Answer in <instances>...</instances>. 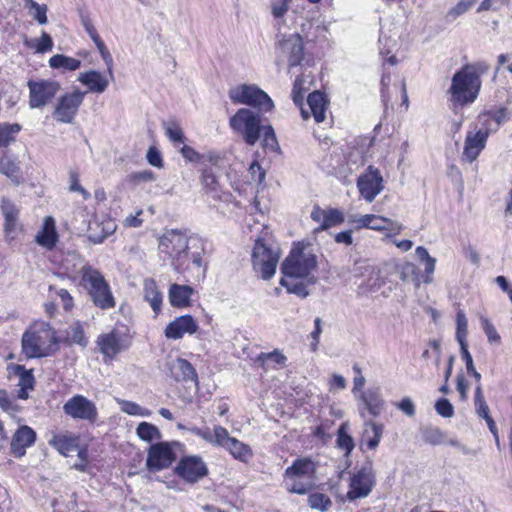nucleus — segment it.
I'll return each instance as SVG.
<instances>
[{"label": "nucleus", "mask_w": 512, "mask_h": 512, "mask_svg": "<svg viewBox=\"0 0 512 512\" xmlns=\"http://www.w3.org/2000/svg\"><path fill=\"white\" fill-rule=\"evenodd\" d=\"M357 188L360 195L369 203L374 201L383 190V177L378 169L369 166L365 173L359 176Z\"/></svg>", "instance_id": "dca6fc26"}, {"label": "nucleus", "mask_w": 512, "mask_h": 512, "mask_svg": "<svg viewBox=\"0 0 512 512\" xmlns=\"http://www.w3.org/2000/svg\"><path fill=\"white\" fill-rule=\"evenodd\" d=\"M364 426L365 430L363 432V438L366 441L367 447L374 450L380 443L384 430L383 425L373 421H365Z\"/></svg>", "instance_id": "c9c22d12"}, {"label": "nucleus", "mask_w": 512, "mask_h": 512, "mask_svg": "<svg viewBox=\"0 0 512 512\" xmlns=\"http://www.w3.org/2000/svg\"><path fill=\"white\" fill-rule=\"evenodd\" d=\"M489 66L485 62L464 65L452 77L448 90L450 102L454 109L473 103L481 89V76L486 74Z\"/></svg>", "instance_id": "f03ea898"}, {"label": "nucleus", "mask_w": 512, "mask_h": 512, "mask_svg": "<svg viewBox=\"0 0 512 512\" xmlns=\"http://www.w3.org/2000/svg\"><path fill=\"white\" fill-rule=\"evenodd\" d=\"M218 429H224V428L222 426H215L213 431H210L208 428L201 429L198 427H192L190 429V431L194 435L201 437L206 442L213 444V445L220 446L221 443L218 441V438H217V430Z\"/></svg>", "instance_id": "49530a36"}, {"label": "nucleus", "mask_w": 512, "mask_h": 512, "mask_svg": "<svg viewBox=\"0 0 512 512\" xmlns=\"http://www.w3.org/2000/svg\"><path fill=\"white\" fill-rule=\"evenodd\" d=\"M287 490L290 493L304 495L313 487V481L301 478L286 479Z\"/></svg>", "instance_id": "a19ab883"}, {"label": "nucleus", "mask_w": 512, "mask_h": 512, "mask_svg": "<svg viewBox=\"0 0 512 512\" xmlns=\"http://www.w3.org/2000/svg\"><path fill=\"white\" fill-rule=\"evenodd\" d=\"M376 484V473L373 461L367 459L361 466H356L350 477L347 499L355 501L366 498L372 492Z\"/></svg>", "instance_id": "39448f33"}, {"label": "nucleus", "mask_w": 512, "mask_h": 512, "mask_svg": "<svg viewBox=\"0 0 512 512\" xmlns=\"http://www.w3.org/2000/svg\"><path fill=\"white\" fill-rule=\"evenodd\" d=\"M291 0H270V10L273 17L279 23L288 12Z\"/></svg>", "instance_id": "de8ad7c7"}, {"label": "nucleus", "mask_w": 512, "mask_h": 512, "mask_svg": "<svg viewBox=\"0 0 512 512\" xmlns=\"http://www.w3.org/2000/svg\"><path fill=\"white\" fill-rule=\"evenodd\" d=\"M77 80L85 85L89 92L101 94L107 89L112 79L102 75L99 71L89 70L80 73Z\"/></svg>", "instance_id": "393cba45"}, {"label": "nucleus", "mask_w": 512, "mask_h": 512, "mask_svg": "<svg viewBox=\"0 0 512 512\" xmlns=\"http://www.w3.org/2000/svg\"><path fill=\"white\" fill-rule=\"evenodd\" d=\"M193 289L188 285L172 284L169 288V301L173 307H187Z\"/></svg>", "instance_id": "7c9ffc66"}, {"label": "nucleus", "mask_w": 512, "mask_h": 512, "mask_svg": "<svg viewBox=\"0 0 512 512\" xmlns=\"http://www.w3.org/2000/svg\"><path fill=\"white\" fill-rule=\"evenodd\" d=\"M359 399L368 412L374 417L379 416L384 409L385 402L378 389L362 391L359 395Z\"/></svg>", "instance_id": "cd10ccee"}, {"label": "nucleus", "mask_w": 512, "mask_h": 512, "mask_svg": "<svg viewBox=\"0 0 512 512\" xmlns=\"http://www.w3.org/2000/svg\"><path fill=\"white\" fill-rule=\"evenodd\" d=\"M315 472L314 463L309 459H298L292 466L285 470L286 479L301 478L312 480V476Z\"/></svg>", "instance_id": "c85d7f7f"}, {"label": "nucleus", "mask_w": 512, "mask_h": 512, "mask_svg": "<svg viewBox=\"0 0 512 512\" xmlns=\"http://www.w3.org/2000/svg\"><path fill=\"white\" fill-rule=\"evenodd\" d=\"M25 45L36 53H46L52 50L53 40L49 34L42 32L40 38L26 39Z\"/></svg>", "instance_id": "58836bf2"}, {"label": "nucleus", "mask_w": 512, "mask_h": 512, "mask_svg": "<svg viewBox=\"0 0 512 512\" xmlns=\"http://www.w3.org/2000/svg\"><path fill=\"white\" fill-rule=\"evenodd\" d=\"M230 127L239 133L244 141L253 146L259 140L261 135V117L248 108L239 109L234 116L230 118Z\"/></svg>", "instance_id": "0eeeda50"}, {"label": "nucleus", "mask_w": 512, "mask_h": 512, "mask_svg": "<svg viewBox=\"0 0 512 512\" xmlns=\"http://www.w3.org/2000/svg\"><path fill=\"white\" fill-rule=\"evenodd\" d=\"M305 79L302 76L296 78L293 89H292V98L295 104L301 106L304 99V92L306 88L304 87Z\"/></svg>", "instance_id": "5fc2aeb1"}, {"label": "nucleus", "mask_w": 512, "mask_h": 512, "mask_svg": "<svg viewBox=\"0 0 512 512\" xmlns=\"http://www.w3.org/2000/svg\"><path fill=\"white\" fill-rule=\"evenodd\" d=\"M51 444L60 454L66 457L71 456L75 452L78 454V451L84 450V448L79 447L78 439L76 437H54V439L51 441Z\"/></svg>", "instance_id": "f704fd0d"}, {"label": "nucleus", "mask_w": 512, "mask_h": 512, "mask_svg": "<svg viewBox=\"0 0 512 512\" xmlns=\"http://www.w3.org/2000/svg\"><path fill=\"white\" fill-rule=\"evenodd\" d=\"M477 0H461L455 7H453L449 15L456 17L465 13Z\"/></svg>", "instance_id": "774afa93"}, {"label": "nucleus", "mask_w": 512, "mask_h": 512, "mask_svg": "<svg viewBox=\"0 0 512 512\" xmlns=\"http://www.w3.org/2000/svg\"><path fill=\"white\" fill-rule=\"evenodd\" d=\"M506 5L505 0H483L478 7V12L488 10H500Z\"/></svg>", "instance_id": "338daca9"}, {"label": "nucleus", "mask_w": 512, "mask_h": 512, "mask_svg": "<svg viewBox=\"0 0 512 512\" xmlns=\"http://www.w3.org/2000/svg\"><path fill=\"white\" fill-rule=\"evenodd\" d=\"M56 343L55 332L45 322L36 323L22 337V349L29 358L49 355Z\"/></svg>", "instance_id": "7ed1b4c3"}, {"label": "nucleus", "mask_w": 512, "mask_h": 512, "mask_svg": "<svg viewBox=\"0 0 512 512\" xmlns=\"http://www.w3.org/2000/svg\"><path fill=\"white\" fill-rule=\"evenodd\" d=\"M256 362L259 363L264 370L279 369L285 366L286 357L278 350H275L270 353L259 354L256 358Z\"/></svg>", "instance_id": "e433bc0d"}, {"label": "nucleus", "mask_w": 512, "mask_h": 512, "mask_svg": "<svg viewBox=\"0 0 512 512\" xmlns=\"http://www.w3.org/2000/svg\"><path fill=\"white\" fill-rule=\"evenodd\" d=\"M91 40L96 45V47L101 55V58L103 59V61L105 62L106 66H107L108 75L110 76L111 79H114V74H113L114 62H113V57H112L111 53L107 49L106 45L104 44V42L102 41L100 36H97L96 38H93Z\"/></svg>", "instance_id": "79ce46f5"}, {"label": "nucleus", "mask_w": 512, "mask_h": 512, "mask_svg": "<svg viewBox=\"0 0 512 512\" xmlns=\"http://www.w3.org/2000/svg\"><path fill=\"white\" fill-rule=\"evenodd\" d=\"M337 443L346 453H350L354 448L352 437L345 432V425L339 428Z\"/></svg>", "instance_id": "6e6d98bb"}, {"label": "nucleus", "mask_w": 512, "mask_h": 512, "mask_svg": "<svg viewBox=\"0 0 512 512\" xmlns=\"http://www.w3.org/2000/svg\"><path fill=\"white\" fill-rule=\"evenodd\" d=\"M280 258L277 247L267 245L262 239H257L252 252V264L262 279L268 280L274 276Z\"/></svg>", "instance_id": "6e6552de"}, {"label": "nucleus", "mask_w": 512, "mask_h": 512, "mask_svg": "<svg viewBox=\"0 0 512 512\" xmlns=\"http://www.w3.org/2000/svg\"><path fill=\"white\" fill-rule=\"evenodd\" d=\"M417 267L411 262H405L400 268V279L404 282L417 279Z\"/></svg>", "instance_id": "4d7b16f0"}, {"label": "nucleus", "mask_w": 512, "mask_h": 512, "mask_svg": "<svg viewBox=\"0 0 512 512\" xmlns=\"http://www.w3.org/2000/svg\"><path fill=\"white\" fill-rule=\"evenodd\" d=\"M121 411L134 416L148 417L151 415V411L141 407L135 402L122 400L119 402Z\"/></svg>", "instance_id": "a18cd8bd"}, {"label": "nucleus", "mask_w": 512, "mask_h": 512, "mask_svg": "<svg viewBox=\"0 0 512 512\" xmlns=\"http://www.w3.org/2000/svg\"><path fill=\"white\" fill-rule=\"evenodd\" d=\"M422 437L426 443H429L432 445L442 444L444 441V438H445L442 430L437 427L425 428L422 431Z\"/></svg>", "instance_id": "09e8293b"}, {"label": "nucleus", "mask_w": 512, "mask_h": 512, "mask_svg": "<svg viewBox=\"0 0 512 512\" xmlns=\"http://www.w3.org/2000/svg\"><path fill=\"white\" fill-rule=\"evenodd\" d=\"M165 135L174 143H182L185 140L183 131L176 121H168L164 123Z\"/></svg>", "instance_id": "37998d69"}, {"label": "nucleus", "mask_w": 512, "mask_h": 512, "mask_svg": "<svg viewBox=\"0 0 512 512\" xmlns=\"http://www.w3.org/2000/svg\"><path fill=\"white\" fill-rule=\"evenodd\" d=\"M159 249L170 258L179 259L188 250V237L180 230H167L159 239Z\"/></svg>", "instance_id": "2eb2a0df"}, {"label": "nucleus", "mask_w": 512, "mask_h": 512, "mask_svg": "<svg viewBox=\"0 0 512 512\" xmlns=\"http://www.w3.org/2000/svg\"><path fill=\"white\" fill-rule=\"evenodd\" d=\"M177 474L186 482L195 483L208 473L205 462L199 456H187L176 467Z\"/></svg>", "instance_id": "f3484780"}, {"label": "nucleus", "mask_w": 512, "mask_h": 512, "mask_svg": "<svg viewBox=\"0 0 512 512\" xmlns=\"http://www.w3.org/2000/svg\"><path fill=\"white\" fill-rule=\"evenodd\" d=\"M217 438L221 447L226 448L231 455L241 461H246L251 455L250 447L234 437H230L227 429H218Z\"/></svg>", "instance_id": "4be33fe9"}, {"label": "nucleus", "mask_w": 512, "mask_h": 512, "mask_svg": "<svg viewBox=\"0 0 512 512\" xmlns=\"http://www.w3.org/2000/svg\"><path fill=\"white\" fill-rule=\"evenodd\" d=\"M0 173L11 179V181L18 185L22 181V172L19 162L9 156H3L0 159Z\"/></svg>", "instance_id": "72a5a7b5"}, {"label": "nucleus", "mask_w": 512, "mask_h": 512, "mask_svg": "<svg viewBox=\"0 0 512 512\" xmlns=\"http://www.w3.org/2000/svg\"><path fill=\"white\" fill-rule=\"evenodd\" d=\"M436 412L445 418H451L454 415V407L448 399L442 398L435 404Z\"/></svg>", "instance_id": "bf43d9fd"}, {"label": "nucleus", "mask_w": 512, "mask_h": 512, "mask_svg": "<svg viewBox=\"0 0 512 512\" xmlns=\"http://www.w3.org/2000/svg\"><path fill=\"white\" fill-rule=\"evenodd\" d=\"M198 329L196 321L190 315L177 317L165 328V336L168 339L177 340L185 334H194Z\"/></svg>", "instance_id": "5701e85b"}, {"label": "nucleus", "mask_w": 512, "mask_h": 512, "mask_svg": "<svg viewBox=\"0 0 512 512\" xmlns=\"http://www.w3.org/2000/svg\"><path fill=\"white\" fill-rule=\"evenodd\" d=\"M486 115L493 119L497 126H500L509 119V113L506 108H500L496 111H489L486 113Z\"/></svg>", "instance_id": "69168bd1"}, {"label": "nucleus", "mask_w": 512, "mask_h": 512, "mask_svg": "<svg viewBox=\"0 0 512 512\" xmlns=\"http://www.w3.org/2000/svg\"><path fill=\"white\" fill-rule=\"evenodd\" d=\"M144 299L150 304L151 308L158 314L161 311L163 296L159 291L156 281L152 278L144 280Z\"/></svg>", "instance_id": "473e14b6"}, {"label": "nucleus", "mask_w": 512, "mask_h": 512, "mask_svg": "<svg viewBox=\"0 0 512 512\" xmlns=\"http://www.w3.org/2000/svg\"><path fill=\"white\" fill-rule=\"evenodd\" d=\"M38 245L48 250L55 247L58 241L55 220L52 216H46L39 232L35 236Z\"/></svg>", "instance_id": "a878e982"}, {"label": "nucleus", "mask_w": 512, "mask_h": 512, "mask_svg": "<svg viewBox=\"0 0 512 512\" xmlns=\"http://www.w3.org/2000/svg\"><path fill=\"white\" fill-rule=\"evenodd\" d=\"M0 210L4 217V231L6 237L12 240L20 230V209L11 199L2 197L0 200Z\"/></svg>", "instance_id": "aec40b11"}, {"label": "nucleus", "mask_w": 512, "mask_h": 512, "mask_svg": "<svg viewBox=\"0 0 512 512\" xmlns=\"http://www.w3.org/2000/svg\"><path fill=\"white\" fill-rule=\"evenodd\" d=\"M480 323L484 333L487 336L488 342L491 344H500L501 337L494 325L486 317L483 316L480 317Z\"/></svg>", "instance_id": "603ef678"}, {"label": "nucleus", "mask_w": 512, "mask_h": 512, "mask_svg": "<svg viewBox=\"0 0 512 512\" xmlns=\"http://www.w3.org/2000/svg\"><path fill=\"white\" fill-rule=\"evenodd\" d=\"M307 102L309 110L313 115L315 121L317 123L323 122L326 118L325 113L328 106V102L325 99L324 95L319 91H315L309 94Z\"/></svg>", "instance_id": "2f4dec72"}, {"label": "nucleus", "mask_w": 512, "mask_h": 512, "mask_svg": "<svg viewBox=\"0 0 512 512\" xmlns=\"http://www.w3.org/2000/svg\"><path fill=\"white\" fill-rule=\"evenodd\" d=\"M317 267L316 256L304 249H293L289 256L282 263L281 271L283 277L280 284L299 297L308 296L307 286L315 284L317 278L312 272Z\"/></svg>", "instance_id": "f257e3e1"}, {"label": "nucleus", "mask_w": 512, "mask_h": 512, "mask_svg": "<svg viewBox=\"0 0 512 512\" xmlns=\"http://www.w3.org/2000/svg\"><path fill=\"white\" fill-rule=\"evenodd\" d=\"M174 459V453L169 444L161 442L149 448L146 466L151 471H160L170 466Z\"/></svg>", "instance_id": "a211bd4d"}, {"label": "nucleus", "mask_w": 512, "mask_h": 512, "mask_svg": "<svg viewBox=\"0 0 512 512\" xmlns=\"http://www.w3.org/2000/svg\"><path fill=\"white\" fill-rule=\"evenodd\" d=\"M29 106L42 108L49 104L59 93L61 85L54 80H36L28 82Z\"/></svg>", "instance_id": "f8f14e48"}, {"label": "nucleus", "mask_w": 512, "mask_h": 512, "mask_svg": "<svg viewBox=\"0 0 512 512\" xmlns=\"http://www.w3.org/2000/svg\"><path fill=\"white\" fill-rule=\"evenodd\" d=\"M70 186L69 190L72 192H79L82 194L84 199L90 197V193L79 184L78 174L74 171L70 172Z\"/></svg>", "instance_id": "052dcab7"}, {"label": "nucleus", "mask_w": 512, "mask_h": 512, "mask_svg": "<svg viewBox=\"0 0 512 512\" xmlns=\"http://www.w3.org/2000/svg\"><path fill=\"white\" fill-rule=\"evenodd\" d=\"M348 222L354 224L357 229L387 230L394 234L400 233L403 229L401 223L375 214L351 215Z\"/></svg>", "instance_id": "ddd939ff"}, {"label": "nucleus", "mask_w": 512, "mask_h": 512, "mask_svg": "<svg viewBox=\"0 0 512 512\" xmlns=\"http://www.w3.org/2000/svg\"><path fill=\"white\" fill-rule=\"evenodd\" d=\"M9 370L11 375L18 377V398L23 400L28 399L29 391L33 390L34 387V376L32 374V370H26L22 365H12Z\"/></svg>", "instance_id": "bb28decb"}, {"label": "nucleus", "mask_w": 512, "mask_h": 512, "mask_svg": "<svg viewBox=\"0 0 512 512\" xmlns=\"http://www.w3.org/2000/svg\"><path fill=\"white\" fill-rule=\"evenodd\" d=\"M228 94L235 104L255 107L264 112L271 111L274 108V103L269 95L255 84L237 85L232 87Z\"/></svg>", "instance_id": "423d86ee"}, {"label": "nucleus", "mask_w": 512, "mask_h": 512, "mask_svg": "<svg viewBox=\"0 0 512 512\" xmlns=\"http://www.w3.org/2000/svg\"><path fill=\"white\" fill-rule=\"evenodd\" d=\"M116 226L111 220L102 222L93 221L89 225V239L95 244L102 243L109 235L113 234Z\"/></svg>", "instance_id": "c756f323"}, {"label": "nucleus", "mask_w": 512, "mask_h": 512, "mask_svg": "<svg viewBox=\"0 0 512 512\" xmlns=\"http://www.w3.org/2000/svg\"><path fill=\"white\" fill-rule=\"evenodd\" d=\"M49 65L53 69H62L63 71H75L80 68L81 61L79 59L69 57L64 54H56L49 59Z\"/></svg>", "instance_id": "4c0bfd02"}, {"label": "nucleus", "mask_w": 512, "mask_h": 512, "mask_svg": "<svg viewBox=\"0 0 512 512\" xmlns=\"http://www.w3.org/2000/svg\"><path fill=\"white\" fill-rule=\"evenodd\" d=\"M85 95L86 92L81 91L78 88L62 94L54 106V119L63 124L73 123L80 106L83 104Z\"/></svg>", "instance_id": "1a4fd4ad"}, {"label": "nucleus", "mask_w": 512, "mask_h": 512, "mask_svg": "<svg viewBox=\"0 0 512 512\" xmlns=\"http://www.w3.org/2000/svg\"><path fill=\"white\" fill-rule=\"evenodd\" d=\"M97 347L106 359H114L118 354L130 348L132 340L129 334L113 329L97 337Z\"/></svg>", "instance_id": "9d476101"}, {"label": "nucleus", "mask_w": 512, "mask_h": 512, "mask_svg": "<svg viewBox=\"0 0 512 512\" xmlns=\"http://www.w3.org/2000/svg\"><path fill=\"white\" fill-rule=\"evenodd\" d=\"M456 339L459 345L467 344V334H468V321L463 311H459L456 315Z\"/></svg>", "instance_id": "c03bdc74"}, {"label": "nucleus", "mask_w": 512, "mask_h": 512, "mask_svg": "<svg viewBox=\"0 0 512 512\" xmlns=\"http://www.w3.org/2000/svg\"><path fill=\"white\" fill-rule=\"evenodd\" d=\"M36 440L35 431L24 425L17 429L11 441V451L16 457H22L26 448L30 447Z\"/></svg>", "instance_id": "b1692460"}, {"label": "nucleus", "mask_w": 512, "mask_h": 512, "mask_svg": "<svg viewBox=\"0 0 512 512\" xmlns=\"http://www.w3.org/2000/svg\"><path fill=\"white\" fill-rule=\"evenodd\" d=\"M67 340L82 347L87 346L84 330L80 324H75L67 331Z\"/></svg>", "instance_id": "8fccbe9b"}, {"label": "nucleus", "mask_w": 512, "mask_h": 512, "mask_svg": "<svg viewBox=\"0 0 512 512\" xmlns=\"http://www.w3.org/2000/svg\"><path fill=\"white\" fill-rule=\"evenodd\" d=\"M66 415L73 419L95 422L98 417V410L94 402L83 395H74L63 406Z\"/></svg>", "instance_id": "4468645a"}, {"label": "nucleus", "mask_w": 512, "mask_h": 512, "mask_svg": "<svg viewBox=\"0 0 512 512\" xmlns=\"http://www.w3.org/2000/svg\"><path fill=\"white\" fill-rule=\"evenodd\" d=\"M326 222L323 226V230H327L328 228L332 226L339 225L344 222L345 217L342 211L336 209V208H328L326 209Z\"/></svg>", "instance_id": "864d4df0"}, {"label": "nucleus", "mask_w": 512, "mask_h": 512, "mask_svg": "<svg viewBox=\"0 0 512 512\" xmlns=\"http://www.w3.org/2000/svg\"><path fill=\"white\" fill-rule=\"evenodd\" d=\"M276 48L279 58L286 60L290 67L299 65L303 60V40L298 33H279Z\"/></svg>", "instance_id": "9b49d317"}, {"label": "nucleus", "mask_w": 512, "mask_h": 512, "mask_svg": "<svg viewBox=\"0 0 512 512\" xmlns=\"http://www.w3.org/2000/svg\"><path fill=\"white\" fill-rule=\"evenodd\" d=\"M308 503L312 509L320 511H326L331 506L329 497L322 493L311 494L308 498Z\"/></svg>", "instance_id": "3c124183"}, {"label": "nucleus", "mask_w": 512, "mask_h": 512, "mask_svg": "<svg viewBox=\"0 0 512 512\" xmlns=\"http://www.w3.org/2000/svg\"><path fill=\"white\" fill-rule=\"evenodd\" d=\"M202 185L208 191H215L217 186V178L211 170H204L201 178Z\"/></svg>", "instance_id": "e2e57ef3"}, {"label": "nucleus", "mask_w": 512, "mask_h": 512, "mask_svg": "<svg viewBox=\"0 0 512 512\" xmlns=\"http://www.w3.org/2000/svg\"><path fill=\"white\" fill-rule=\"evenodd\" d=\"M82 282L95 306L107 310L116 305L111 289L100 271L91 266L82 269Z\"/></svg>", "instance_id": "20e7f679"}, {"label": "nucleus", "mask_w": 512, "mask_h": 512, "mask_svg": "<svg viewBox=\"0 0 512 512\" xmlns=\"http://www.w3.org/2000/svg\"><path fill=\"white\" fill-rule=\"evenodd\" d=\"M146 157L150 165L157 168L163 167V159L161 153L155 147H150L148 149Z\"/></svg>", "instance_id": "0e129e2a"}, {"label": "nucleus", "mask_w": 512, "mask_h": 512, "mask_svg": "<svg viewBox=\"0 0 512 512\" xmlns=\"http://www.w3.org/2000/svg\"><path fill=\"white\" fill-rule=\"evenodd\" d=\"M181 155L189 162L198 163L201 161L203 156L198 153L193 147L183 145L180 149Z\"/></svg>", "instance_id": "680f3d73"}, {"label": "nucleus", "mask_w": 512, "mask_h": 512, "mask_svg": "<svg viewBox=\"0 0 512 512\" xmlns=\"http://www.w3.org/2000/svg\"><path fill=\"white\" fill-rule=\"evenodd\" d=\"M170 376L176 381H192L198 384V375L192 364L184 358H169L166 363Z\"/></svg>", "instance_id": "412c9836"}, {"label": "nucleus", "mask_w": 512, "mask_h": 512, "mask_svg": "<svg viewBox=\"0 0 512 512\" xmlns=\"http://www.w3.org/2000/svg\"><path fill=\"white\" fill-rule=\"evenodd\" d=\"M137 436L146 442H152L161 438L159 429L148 422H141L136 429Z\"/></svg>", "instance_id": "ea45409f"}, {"label": "nucleus", "mask_w": 512, "mask_h": 512, "mask_svg": "<svg viewBox=\"0 0 512 512\" xmlns=\"http://www.w3.org/2000/svg\"><path fill=\"white\" fill-rule=\"evenodd\" d=\"M488 137V130L479 129L476 132H467L464 141L462 159L469 163L474 162L480 153L484 150Z\"/></svg>", "instance_id": "6ab92c4d"}, {"label": "nucleus", "mask_w": 512, "mask_h": 512, "mask_svg": "<svg viewBox=\"0 0 512 512\" xmlns=\"http://www.w3.org/2000/svg\"><path fill=\"white\" fill-rule=\"evenodd\" d=\"M261 132H263V146L271 149H275L278 146L275 132L272 126H262Z\"/></svg>", "instance_id": "13d9d810"}]
</instances>
